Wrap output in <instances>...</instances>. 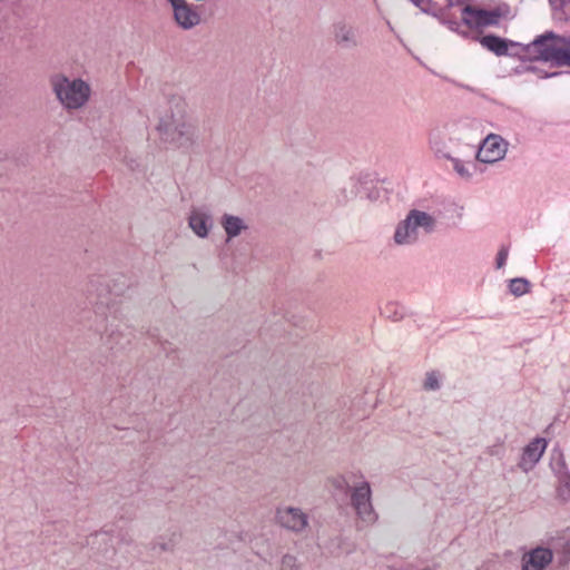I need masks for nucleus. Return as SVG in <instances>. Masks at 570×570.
<instances>
[{
    "label": "nucleus",
    "instance_id": "f257e3e1",
    "mask_svg": "<svg viewBox=\"0 0 570 570\" xmlns=\"http://www.w3.org/2000/svg\"><path fill=\"white\" fill-rule=\"evenodd\" d=\"M156 131L161 142L174 149L188 151L197 145L196 126L184 109L168 110L161 115Z\"/></svg>",
    "mask_w": 570,
    "mask_h": 570
},
{
    "label": "nucleus",
    "instance_id": "f03ea898",
    "mask_svg": "<svg viewBox=\"0 0 570 570\" xmlns=\"http://www.w3.org/2000/svg\"><path fill=\"white\" fill-rule=\"evenodd\" d=\"M49 86L57 102L68 112L85 109L94 94L88 80L61 71L49 77Z\"/></svg>",
    "mask_w": 570,
    "mask_h": 570
},
{
    "label": "nucleus",
    "instance_id": "7ed1b4c3",
    "mask_svg": "<svg viewBox=\"0 0 570 570\" xmlns=\"http://www.w3.org/2000/svg\"><path fill=\"white\" fill-rule=\"evenodd\" d=\"M438 225V218L433 213L411 208L396 224L393 242L397 246H413L420 242L422 236L433 234Z\"/></svg>",
    "mask_w": 570,
    "mask_h": 570
},
{
    "label": "nucleus",
    "instance_id": "20e7f679",
    "mask_svg": "<svg viewBox=\"0 0 570 570\" xmlns=\"http://www.w3.org/2000/svg\"><path fill=\"white\" fill-rule=\"evenodd\" d=\"M471 128L466 122H446L429 134V146L439 158H451L452 150L468 141Z\"/></svg>",
    "mask_w": 570,
    "mask_h": 570
},
{
    "label": "nucleus",
    "instance_id": "39448f33",
    "mask_svg": "<svg viewBox=\"0 0 570 570\" xmlns=\"http://www.w3.org/2000/svg\"><path fill=\"white\" fill-rule=\"evenodd\" d=\"M530 51L538 59L552 61L560 66H570V48L566 46L563 40L552 36H544L534 40L530 45Z\"/></svg>",
    "mask_w": 570,
    "mask_h": 570
},
{
    "label": "nucleus",
    "instance_id": "423d86ee",
    "mask_svg": "<svg viewBox=\"0 0 570 570\" xmlns=\"http://www.w3.org/2000/svg\"><path fill=\"white\" fill-rule=\"evenodd\" d=\"M554 537H548L541 543L523 552L521 570H548L554 558Z\"/></svg>",
    "mask_w": 570,
    "mask_h": 570
},
{
    "label": "nucleus",
    "instance_id": "0eeeda50",
    "mask_svg": "<svg viewBox=\"0 0 570 570\" xmlns=\"http://www.w3.org/2000/svg\"><path fill=\"white\" fill-rule=\"evenodd\" d=\"M351 505L363 523L371 525L376 522L377 513L372 504V490L367 481H362L353 488Z\"/></svg>",
    "mask_w": 570,
    "mask_h": 570
},
{
    "label": "nucleus",
    "instance_id": "6e6552de",
    "mask_svg": "<svg viewBox=\"0 0 570 570\" xmlns=\"http://www.w3.org/2000/svg\"><path fill=\"white\" fill-rule=\"evenodd\" d=\"M509 142L497 134H489L480 144L476 151V161L493 165L504 159Z\"/></svg>",
    "mask_w": 570,
    "mask_h": 570
},
{
    "label": "nucleus",
    "instance_id": "1a4fd4ad",
    "mask_svg": "<svg viewBox=\"0 0 570 570\" xmlns=\"http://www.w3.org/2000/svg\"><path fill=\"white\" fill-rule=\"evenodd\" d=\"M173 11V20L176 26L185 31L191 30L200 24L202 14L198 8L187 0H176L170 4Z\"/></svg>",
    "mask_w": 570,
    "mask_h": 570
},
{
    "label": "nucleus",
    "instance_id": "9d476101",
    "mask_svg": "<svg viewBox=\"0 0 570 570\" xmlns=\"http://www.w3.org/2000/svg\"><path fill=\"white\" fill-rule=\"evenodd\" d=\"M548 446L544 438H534L520 452L517 466L523 473L531 472L540 462Z\"/></svg>",
    "mask_w": 570,
    "mask_h": 570
},
{
    "label": "nucleus",
    "instance_id": "9b49d317",
    "mask_svg": "<svg viewBox=\"0 0 570 570\" xmlns=\"http://www.w3.org/2000/svg\"><path fill=\"white\" fill-rule=\"evenodd\" d=\"M276 520L281 527L295 533H302L308 528V515L297 507H279L276 510Z\"/></svg>",
    "mask_w": 570,
    "mask_h": 570
},
{
    "label": "nucleus",
    "instance_id": "f8f14e48",
    "mask_svg": "<svg viewBox=\"0 0 570 570\" xmlns=\"http://www.w3.org/2000/svg\"><path fill=\"white\" fill-rule=\"evenodd\" d=\"M187 225L196 237L206 239L214 229L213 215L206 207H191L187 215Z\"/></svg>",
    "mask_w": 570,
    "mask_h": 570
},
{
    "label": "nucleus",
    "instance_id": "ddd939ff",
    "mask_svg": "<svg viewBox=\"0 0 570 570\" xmlns=\"http://www.w3.org/2000/svg\"><path fill=\"white\" fill-rule=\"evenodd\" d=\"M219 224L226 236V242L240 237L250 229L248 218L230 213H224L220 216Z\"/></svg>",
    "mask_w": 570,
    "mask_h": 570
},
{
    "label": "nucleus",
    "instance_id": "4468645a",
    "mask_svg": "<svg viewBox=\"0 0 570 570\" xmlns=\"http://www.w3.org/2000/svg\"><path fill=\"white\" fill-rule=\"evenodd\" d=\"M462 19L470 28H483L494 26L499 22L500 16L495 11L476 9L471 6L462 8Z\"/></svg>",
    "mask_w": 570,
    "mask_h": 570
},
{
    "label": "nucleus",
    "instance_id": "2eb2a0df",
    "mask_svg": "<svg viewBox=\"0 0 570 570\" xmlns=\"http://www.w3.org/2000/svg\"><path fill=\"white\" fill-rule=\"evenodd\" d=\"M335 41L343 48H353L357 46V33L354 27L338 22L334 26Z\"/></svg>",
    "mask_w": 570,
    "mask_h": 570
},
{
    "label": "nucleus",
    "instance_id": "dca6fc26",
    "mask_svg": "<svg viewBox=\"0 0 570 570\" xmlns=\"http://www.w3.org/2000/svg\"><path fill=\"white\" fill-rule=\"evenodd\" d=\"M482 47L492 51L497 56H504L508 53L509 47L513 45L512 41L505 40L497 36H484L480 39Z\"/></svg>",
    "mask_w": 570,
    "mask_h": 570
},
{
    "label": "nucleus",
    "instance_id": "f3484780",
    "mask_svg": "<svg viewBox=\"0 0 570 570\" xmlns=\"http://www.w3.org/2000/svg\"><path fill=\"white\" fill-rule=\"evenodd\" d=\"M445 159L451 161L453 170L460 178L464 180L472 179L476 168L474 163L462 160L458 157H453L452 155L451 158Z\"/></svg>",
    "mask_w": 570,
    "mask_h": 570
},
{
    "label": "nucleus",
    "instance_id": "a211bd4d",
    "mask_svg": "<svg viewBox=\"0 0 570 570\" xmlns=\"http://www.w3.org/2000/svg\"><path fill=\"white\" fill-rule=\"evenodd\" d=\"M509 291L517 297L525 295L530 291V283L523 277L512 278L509 282Z\"/></svg>",
    "mask_w": 570,
    "mask_h": 570
},
{
    "label": "nucleus",
    "instance_id": "6ab92c4d",
    "mask_svg": "<svg viewBox=\"0 0 570 570\" xmlns=\"http://www.w3.org/2000/svg\"><path fill=\"white\" fill-rule=\"evenodd\" d=\"M558 497L563 500H570V475L563 474L559 479V485L557 488Z\"/></svg>",
    "mask_w": 570,
    "mask_h": 570
},
{
    "label": "nucleus",
    "instance_id": "aec40b11",
    "mask_svg": "<svg viewBox=\"0 0 570 570\" xmlns=\"http://www.w3.org/2000/svg\"><path fill=\"white\" fill-rule=\"evenodd\" d=\"M441 387V376L436 372L425 374L423 389L425 391H438Z\"/></svg>",
    "mask_w": 570,
    "mask_h": 570
},
{
    "label": "nucleus",
    "instance_id": "412c9836",
    "mask_svg": "<svg viewBox=\"0 0 570 570\" xmlns=\"http://www.w3.org/2000/svg\"><path fill=\"white\" fill-rule=\"evenodd\" d=\"M279 570H298V562L296 557L292 554L283 556L279 564Z\"/></svg>",
    "mask_w": 570,
    "mask_h": 570
},
{
    "label": "nucleus",
    "instance_id": "4be33fe9",
    "mask_svg": "<svg viewBox=\"0 0 570 570\" xmlns=\"http://www.w3.org/2000/svg\"><path fill=\"white\" fill-rule=\"evenodd\" d=\"M509 257V247L503 245L499 248L497 257H495V267L501 269L505 266Z\"/></svg>",
    "mask_w": 570,
    "mask_h": 570
},
{
    "label": "nucleus",
    "instance_id": "5701e85b",
    "mask_svg": "<svg viewBox=\"0 0 570 570\" xmlns=\"http://www.w3.org/2000/svg\"><path fill=\"white\" fill-rule=\"evenodd\" d=\"M415 6L420 7L423 11L430 9L431 0H411Z\"/></svg>",
    "mask_w": 570,
    "mask_h": 570
},
{
    "label": "nucleus",
    "instance_id": "b1692460",
    "mask_svg": "<svg viewBox=\"0 0 570 570\" xmlns=\"http://www.w3.org/2000/svg\"><path fill=\"white\" fill-rule=\"evenodd\" d=\"M462 3V0H448L449 7L461 6Z\"/></svg>",
    "mask_w": 570,
    "mask_h": 570
},
{
    "label": "nucleus",
    "instance_id": "393cba45",
    "mask_svg": "<svg viewBox=\"0 0 570 570\" xmlns=\"http://www.w3.org/2000/svg\"><path fill=\"white\" fill-rule=\"evenodd\" d=\"M169 2V4H173L174 2H176V0H167Z\"/></svg>",
    "mask_w": 570,
    "mask_h": 570
}]
</instances>
